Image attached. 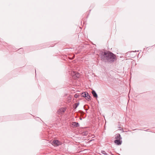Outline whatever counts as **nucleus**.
Segmentation results:
<instances>
[{
    "label": "nucleus",
    "mask_w": 155,
    "mask_h": 155,
    "mask_svg": "<svg viewBox=\"0 0 155 155\" xmlns=\"http://www.w3.org/2000/svg\"><path fill=\"white\" fill-rule=\"evenodd\" d=\"M100 58L102 61L110 63L114 62L116 59L115 55L110 52H103L100 55Z\"/></svg>",
    "instance_id": "nucleus-1"
},
{
    "label": "nucleus",
    "mask_w": 155,
    "mask_h": 155,
    "mask_svg": "<svg viewBox=\"0 0 155 155\" xmlns=\"http://www.w3.org/2000/svg\"><path fill=\"white\" fill-rule=\"evenodd\" d=\"M51 144L54 146H58L61 145L62 144V143L58 140H54L52 142Z\"/></svg>",
    "instance_id": "nucleus-2"
},
{
    "label": "nucleus",
    "mask_w": 155,
    "mask_h": 155,
    "mask_svg": "<svg viewBox=\"0 0 155 155\" xmlns=\"http://www.w3.org/2000/svg\"><path fill=\"white\" fill-rule=\"evenodd\" d=\"M65 109L64 108H61L58 111V113L59 114H62L65 111Z\"/></svg>",
    "instance_id": "nucleus-3"
},
{
    "label": "nucleus",
    "mask_w": 155,
    "mask_h": 155,
    "mask_svg": "<svg viewBox=\"0 0 155 155\" xmlns=\"http://www.w3.org/2000/svg\"><path fill=\"white\" fill-rule=\"evenodd\" d=\"M120 139H117L114 140L115 143L117 144L118 145H120L122 143V141L120 140Z\"/></svg>",
    "instance_id": "nucleus-4"
},
{
    "label": "nucleus",
    "mask_w": 155,
    "mask_h": 155,
    "mask_svg": "<svg viewBox=\"0 0 155 155\" xmlns=\"http://www.w3.org/2000/svg\"><path fill=\"white\" fill-rule=\"evenodd\" d=\"M72 124L74 127H78L79 126V123L76 122H73Z\"/></svg>",
    "instance_id": "nucleus-5"
},
{
    "label": "nucleus",
    "mask_w": 155,
    "mask_h": 155,
    "mask_svg": "<svg viewBox=\"0 0 155 155\" xmlns=\"http://www.w3.org/2000/svg\"><path fill=\"white\" fill-rule=\"evenodd\" d=\"M115 139H121V137L120 135L119 134H116L115 137Z\"/></svg>",
    "instance_id": "nucleus-6"
},
{
    "label": "nucleus",
    "mask_w": 155,
    "mask_h": 155,
    "mask_svg": "<svg viewBox=\"0 0 155 155\" xmlns=\"http://www.w3.org/2000/svg\"><path fill=\"white\" fill-rule=\"evenodd\" d=\"M92 94L93 96L95 97H97V95L96 92L94 90H93L92 91Z\"/></svg>",
    "instance_id": "nucleus-7"
},
{
    "label": "nucleus",
    "mask_w": 155,
    "mask_h": 155,
    "mask_svg": "<svg viewBox=\"0 0 155 155\" xmlns=\"http://www.w3.org/2000/svg\"><path fill=\"white\" fill-rule=\"evenodd\" d=\"M87 93H88L86 92H84V93H82V96L86 98V97Z\"/></svg>",
    "instance_id": "nucleus-8"
},
{
    "label": "nucleus",
    "mask_w": 155,
    "mask_h": 155,
    "mask_svg": "<svg viewBox=\"0 0 155 155\" xmlns=\"http://www.w3.org/2000/svg\"><path fill=\"white\" fill-rule=\"evenodd\" d=\"M90 98H91V96L88 93H87L86 97L85 98L87 100L90 99Z\"/></svg>",
    "instance_id": "nucleus-9"
},
{
    "label": "nucleus",
    "mask_w": 155,
    "mask_h": 155,
    "mask_svg": "<svg viewBox=\"0 0 155 155\" xmlns=\"http://www.w3.org/2000/svg\"><path fill=\"white\" fill-rule=\"evenodd\" d=\"M101 153H102L103 154L105 155H108V154L106 153L105 152V151L104 150H102L101 151Z\"/></svg>",
    "instance_id": "nucleus-10"
},
{
    "label": "nucleus",
    "mask_w": 155,
    "mask_h": 155,
    "mask_svg": "<svg viewBox=\"0 0 155 155\" xmlns=\"http://www.w3.org/2000/svg\"><path fill=\"white\" fill-rule=\"evenodd\" d=\"M75 76H76V78H78L79 77V74L78 73L77 74L76 73V74H75V75H74V76L75 77Z\"/></svg>",
    "instance_id": "nucleus-11"
},
{
    "label": "nucleus",
    "mask_w": 155,
    "mask_h": 155,
    "mask_svg": "<svg viewBox=\"0 0 155 155\" xmlns=\"http://www.w3.org/2000/svg\"><path fill=\"white\" fill-rule=\"evenodd\" d=\"M79 105V104L78 103H75L74 104V105H75V107H74V108H76Z\"/></svg>",
    "instance_id": "nucleus-12"
},
{
    "label": "nucleus",
    "mask_w": 155,
    "mask_h": 155,
    "mask_svg": "<svg viewBox=\"0 0 155 155\" xmlns=\"http://www.w3.org/2000/svg\"><path fill=\"white\" fill-rule=\"evenodd\" d=\"M19 51H22V52L21 53H23V49L22 48H20V49H19Z\"/></svg>",
    "instance_id": "nucleus-13"
},
{
    "label": "nucleus",
    "mask_w": 155,
    "mask_h": 155,
    "mask_svg": "<svg viewBox=\"0 0 155 155\" xmlns=\"http://www.w3.org/2000/svg\"><path fill=\"white\" fill-rule=\"evenodd\" d=\"M78 94H75L74 95L75 97L77 98L78 97Z\"/></svg>",
    "instance_id": "nucleus-14"
}]
</instances>
